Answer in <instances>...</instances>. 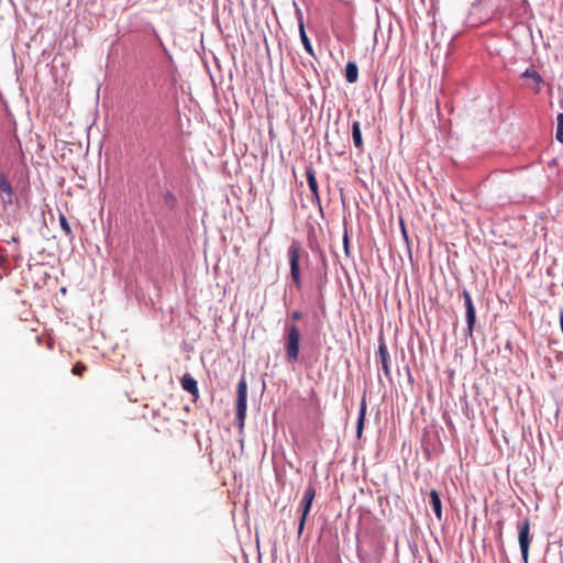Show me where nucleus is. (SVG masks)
Listing matches in <instances>:
<instances>
[{
  "mask_svg": "<svg viewBox=\"0 0 563 563\" xmlns=\"http://www.w3.org/2000/svg\"><path fill=\"white\" fill-rule=\"evenodd\" d=\"M300 332L296 324L287 325L286 356L289 362H297L299 356Z\"/></svg>",
  "mask_w": 563,
  "mask_h": 563,
  "instance_id": "f257e3e1",
  "label": "nucleus"
},
{
  "mask_svg": "<svg viewBox=\"0 0 563 563\" xmlns=\"http://www.w3.org/2000/svg\"><path fill=\"white\" fill-rule=\"evenodd\" d=\"M352 139H353L354 146L357 150L363 151L361 124L358 121H354L352 124Z\"/></svg>",
  "mask_w": 563,
  "mask_h": 563,
  "instance_id": "ddd939ff",
  "label": "nucleus"
},
{
  "mask_svg": "<svg viewBox=\"0 0 563 563\" xmlns=\"http://www.w3.org/2000/svg\"><path fill=\"white\" fill-rule=\"evenodd\" d=\"M314 496H316V489L311 485L308 486L303 493L302 499L300 501V507H299V510L301 514L299 525H298V536L299 537L302 534V531L305 529L306 520L311 510V506H312Z\"/></svg>",
  "mask_w": 563,
  "mask_h": 563,
  "instance_id": "7ed1b4c3",
  "label": "nucleus"
},
{
  "mask_svg": "<svg viewBox=\"0 0 563 563\" xmlns=\"http://www.w3.org/2000/svg\"><path fill=\"white\" fill-rule=\"evenodd\" d=\"M58 221H59V225L62 228V230L64 231V233L66 234V236H68L69 239L73 238V230L67 221V218L60 213L59 214V218H58Z\"/></svg>",
  "mask_w": 563,
  "mask_h": 563,
  "instance_id": "f3484780",
  "label": "nucleus"
},
{
  "mask_svg": "<svg viewBox=\"0 0 563 563\" xmlns=\"http://www.w3.org/2000/svg\"><path fill=\"white\" fill-rule=\"evenodd\" d=\"M378 355L380 358L383 371H384L385 375L388 376L390 373L389 365H388L389 355H388L387 346L383 340H380L379 345H378Z\"/></svg>",
  "mask_w": 563,
  "mask_h": 563,
  "instance_id": "f8f14e48",
  "label": "nucleus"
},
{
  "mask_svg": "<svg viewBox=\"0 0 563 563\" xmlns=\"http://www.w3.org/2000/svg\"><path fill=\"white\" fill-rule=\"evenodd\" d=\"M556 140L563 144V113H559L556 118Z\"/></svg>",
  "mask_w": 563,
  "mask_h": 563,
  "instance_id": "a211bd4d",
  "label": "nucleus"
},
{
  "mask_svg": "<svg viewBox=\"0 0 563 563\" xmlns=\"http://www.w3.org/2000/svg\"><path fill=\"white\" fill-rule=\"evenodd\" d=\"M180 383L184 390L190 393L192 396H198L197 380L190 374H185Z\"/></svg>",
  "mask_w": 563,
  "mask_h": 563,
  "instance_id": "9b49d317",
  "label": "nucleus"
},
{
  "mask_svg": "<svg viewBox=\"0 0 563 563\" xmlns=\"http://www.w3.org/2000/svg\"><path fill=\"white\" fill-rule=\"evenodd\" d=\"M0 190L5 195V197L2 198L3 202L12 205L14 191L4 174H0Z\"/></svg>",
  "mask_w": 563,
  "mask_h": 563,
  "instance_id": "6e6552de",
  "label": "nucleus"
},
{
  "mask_svg": "<svg viewBox=\"0 0 563 563\" xmlns=\"http://www.w3.org/2000/svg\"><path fill=\"white\" fill-rule=\"evenodd\" d=\"M297 18H298V29H299V35H300L301 43H302L306 52L310 56L314 57L316 56L314 51H313L310 40L306 33L303 16H302V12L300 11V9H297Z\"/></svg>",
  "mask_w": 563,
  "mask_h": 563,
  "instance_id": "423d86ee",
  "label": "nucleus"
},
{
  "mask_svg": "<svg viewBox=\"0 0 563 563\" xmlns=\"http://www.w3.org/2000/svg\"><path fill=\"white\" fill-rule=\"evenodd\" d=\"M366 410H367V404H366V397L364 395L361 399L360 412H358L357 424H356V437L358 439H361L362 434H363Z\"/></svg>",
  "mask_w": 563,
  "mask_h": 563,
  "instance_id": "1a4fd4ad",
  "label": "nucleus"
},
{
  "mask_svg": "<svg viewBox=\"0 0 563 563\" xmlns=\"http://www.w3.org/2000/svg\"><path fill=\"white\" fill-rule=\"evenodd\" d=\"M521 76L533 79V81L537 84V87L533 88V90L536 93L540 92V84L543 82V79L538 71L532 68H527Z\"/></svg>",
  "mask_w": 563,
  "mask_h": 563,
  "instance_id": "2eb2a0df",
  "label": "nucleus"
},
{
  "mask_svg": "<svg viewBox=\"0 0 563 563\" xmlns=\"http://www.w3.org/2000/svg\"><path fill=\"white\" fill-rule=\"evenodd\" d=\"M344 249H345V252L347 253V235L346 234L344 236Z\"/></svg>",
  "mask_w": 563,
  "mask_h": 563,
  "instance_id": "4be33fe9",
  "label": "nucleus"
},
{
  "mask_svg": "<svg viewBox=\"0 0 563 563\" xmlns=\"http://www.w3.org/2000/svg\"><path fill=\"white\" fill-rule=\"evenodd\" d=\"M300 251H301V246H300V243L297 241H294L290 244V246L288 247L290 276H291V279L294 280L297 288H300V286H301V277H300V268H299Z\"/></svg>",
  "mask_w": 563,
  "mask_h": 563,
  "instance_id": "f03ea898",
  "label": "nucleus"
},
{
  "mask_svg": "<svg viewBox=\"0 0 563 563\" xmlns=\"http://www.w3.org/2000/svg\"><path fill=\"white\" fill-rule=\"evenodd\" d=\"M246 402H247V384L244 378L238 383L236 387V420L242 427L246 417Z\"/></svg>",
  "mask_w": 563,
  "mask_h": 563,
  "instance_id": "20e7f679",
  "label": "nucleus"
},
{
  "mask_svg": "<svg viewBox=\"0 0 563 563\" xmlns=\"http://www.w3.org/2000/svg\"><path fill=\"white\" fill-rule=\"evenodd\" d=\"M429 503L435 514L438 520L442 519V503L440 495L435 489H432L429 494Z\"/></svg>",
  "mask_w": 563,
  "mask_h": 563,
  "instance_id": "9d476101",
  "label": "nucleus"
},
{
  "mask_svg": "<svg viewBox=\"0 0 563 563\" xmlns=\"http://www.w3.org/2000/svg\"><path fill=\"white\" fill-rule=\"evenodd\" d=\"M306 177L308 181L309 189L313 196V200L320 203V195H319V187L316 178V173L312 167L306 168Z\"/></svg>",
  "mask_w": 563,
  "mask_h": 563,
  "instance_id": "0eeeda50",
  "label": "nucleus"
},
{
  "mask_svg": "<svg viewBox=\"0 0 563 563\" xmlns=\"http://www.w3.org/2000/svg\"><path fill=\"white\" fill-rule=\"evenodd\" d=\"M345 78L346 81L353 84L358 78V68L355 62H347L345 66Z\"/></svg>",
  "mask_w": 563,
  "mask_h": 563,
  "instance_id": "4468645a",
  "label": "nucleus"
},
{
  "mask_svg": "<svg viewBox=\"0 0 563 563\" xmlns=\"http://www.w3.org/2000/svg\"><path fill=\"white\" fill-rule=\"evenodd\" d=\"M465 310H466L467 332L470 335H472L474 325H475V320H476L475 307H474V305L468 306V307H465Z\"/></svg>",
  "mask_w": 563,
  "mask_h": 563,
  "instance_id": "dca6fc26",
  "label": "nucleus"
},
{
  "mask_svg": "<svg viewBox=\"0 0 563 563\" xmlns=\"http://www.w3.org/2000/svg\"><path fill=\"white\" fill-rule=\"evenodd\" d=\"M462 296L464 298L465 307L473 306L472 297L466 289L463 290Z\"/></svg>",
  "mask_w": 563,
  "mask_h": 563,
  "instance_id": "aec40b11",
  "label": "nucleus"
},
{
  "mask_svg": "<svg viewBox=\"0 0 563 563\" xmlns=\"http://www.w3.org/2000/svg\"><path fill=\"white\" fill-rule=\"evenodd\" d=\"M301 317H302V313L300 311H298V310L292 311V313H291V318L294 320H299V319H301Z\"/></svg>",
  "mask_w": 563,
  "mask_h": 563,
  "instance_id": "412c9836",
  "label": "nucleus"
},
{
  "mask_svg": "<svg viewBox=\"0 0 563 563\" xmlns=\"http://www.w3.org/2000/svg\"><path fill=\"white\" fill-rule=\"evenodd\" d=\"M530 521L528 518H525L522 521L518 523V539L520 544V550L522 554V559L525 563H528L529 558V547H530Z\"/></svg>",
  "mask_w": 563,
  "mask_h": 563,
  "instance_id": "39448f33",
  "label": "nucleus"
},
{
  "mask_svg": "<svg viewBox=\"0 0 563 563\" xmlns=\"http://www.w3.org/2000/svg\"><path fill=\"white\" fill-rule=\"evenodd\" d=\"M85 371H87V366L82 362H77L73 366L71 373L77 376H82Z\"/></svg>",
  "mask_w": 563,
  "mask_h": 563,
  "instance_id": "6ab92c4d",
  "label": "nucleus"
}]
</instances>
